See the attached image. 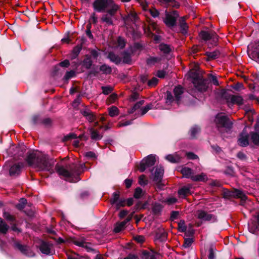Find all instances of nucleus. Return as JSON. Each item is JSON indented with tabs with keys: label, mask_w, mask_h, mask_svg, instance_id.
<instances>
[{
	"label": "nucleus",
	"mask_w": 259,
	"mask_h": 259,
	"mask_svg": "<svg viewBox=\"0 0 259 259\" xmlns=\"http://www.w3.org/2000/svg\"><path fill=\"white\" fill-rule=\"evenodd\" d=\"M93 7L94 10L98 12L106 11L107 14L102 16V21L108 25H113L111 17L114 16L119 9V5L114 0H95Z\"/></svg>",
	"instance_id": "1"
},
{
	"label": "nucleus",
	"mask_w": 259,
	"mask_h": 259,
	"mask_svg": "<svg viewBox=\"0 0 259 259\" xmlns=\"http://www.w3.org/2000/svg\"><path fill=\"white\" fill-rule=\"evenodd\" d=\"M85 168L84 163L77 165L71 163L66 166L57 163L55 165V170L61 178L70 183H74L80 180L79 176Z\"/></svg>",
	"instance_id": "2"
},
{
	"label": "nucleus",
	"mask_w": 259,
	"mask_h": 259,
	"mask_svg": "<svg viewBox=\"0 0 259 259\" xmlns=\"http://www.w3.org/2000/svg\"><path fill=\"white\" fill-rule=\"evenodd\" d=\"M26 154L25 160L29 166H33L37 168L39 171H47L51 174L54 173V162L52 160H50L47 156L32 150H29Z\"/></svg>",
	"instance_id": "3"
},
{
	"label": "nucleus",
	"mask_w": 259,
	"mask_h": 259,
	"mask_svg": "<svg viewBox=\"0 0 259 259\" xmlns=\"http://www.w3.org/2000/svg\"><path fill=\"white\" fill-rule=\"evenodd\" d=\"M214 123L217 130L222 135L230 133L234 124L228 115L222 112L215 116Z\"/></svg>",
	"instance_id": "4"
},
{
	"label": "nucleus",
	"mask_w": 259,
	"mask_h": 259,
	"mask_svg": "<svg viewBox=\"0 0 259 259\" xmlns=\"http://www.w3.org/2000/svg\"><path fill=\"white\" fill-rule=\"evenodd\" d=\"M255 132H251L249 134L246 132L245 128L239 134L238 139V144L245 147L249 145V137L252 142L255 145L259 146V125L255 126Z\"/></svg>",
	"instance_id": "5"
},
{
	"label": "nucleus",
	"mask_w": 259,
	"mask_h": 259,
	"mask_svg": "<svg viewBox=\"0 0 259 259\" xmlns=\"http://www.w3.org/2000/svg\"><path fill=\"white\" fill-rule=\"evenodd\" d=\"M188 74L189 77L192 79V82L196 90L201 93L207 91L210 83L208 79L203 78L198 72L193 70H190Z\"/></svg>",
	"instance_id": "6"
},
{
	"label": "nucleus",
	"mask_w": 259,
	"mask_h": 259,
	"mask_svg": "<svg viewBox=\"0 0 259 259\" xmlns=\"http://www.w3.org/2000/svg\"><path fill=\"white\" fill-rule=\"evenodd\" d=\"M199 36L201 41L206 42L210 40V42L208 45V48H211V46H217L218 45L219 36L215 32L212 30L205 31L201 30L199 33Z\"/></svg>",
	"instance_id": "7"
},
{
	"label": "nucleus",
	"mask_w": 259,
	"mask_h": 259,
	"mask_svg": "<svg viewBox=\"0 0 259 259\" xmlns=\"http://www.w3.org/2000/svg\"><path fill=\"white\" fill-rule=\"evenodd\" d=\"M179 17L178 12L176 10H172L170 12L165 11V18L163 21L167 27L171 28L177 25V20Z\"/></svg>",
	"instance_id": "8"
},
{
	"label": "nucleus",
	"mask_w": 259,
	"mask_h": 259,
	"mask_svg": "<svg viewBox=\"0 0 259 259\" xmlns=\"http://www.w3.org/2000/svg\"><path fill=\"white\" fill-rule=\"evenodd\" d=\"M155 156L151 154L143 158L140 163L139 169L140 172H144L146 168L153 166L155 163Z\"/></svg>",
	"instance_id": "9"
},
{
	"label": "nucleus",
	"mask_w": 259,
	"mask_h": 259,
	"mask_svg": "<svg viewBox=\"0 0 259 259\" xmlns=\"http://www.w3.org/2000/svg\"><path fill=\"white\" fill-rule=\"evenodd\" d=\"M197 217L198 219L201 220L203 222L214 223L217 221V218L215 215L208 213L204 210L200 209L197 210Z\"/></svg>",
	"instance_id": "10"
},
{
	"label": "nucleus",
	"mask_w": 259,
	"mask_h": 259,
	"mask_svg": "<svg viewBox=\"0 0 259 259\" xmlns=\"http://www.w3.org/2000/svg\"><path fill=\"white\" fill-rule=\"evenodd\" d=\"M222 97L225 99L227 102H229V100L230 99V102L233 104H237L239 105H242L243 104V99L240 96L237 95H231L227 93L226 90H224L221 92Z\"/></svg>",
	"instance_id": "11"
},
{
	"label": "nucleus",
	"mask_w": 259,
	"mask_h": 259,
	"mask_svg": "<svg viewBox=\"0 0 259 259\" xmlns=\"http://www.w3.org/2000/svg\"><path fill=\"white\" fill-rule=\"evenodd\" d=\"M163 174L164 169L162 166L156 167L153 181L156 183L157 187L159 189H162L163 187L161 183Z\"/></svg>",
	"instance_id": "12"
},
{
	"label": "nucleus",
	"mask_w": 259,
	"mask_h": 259,
	"mask_svg": "<svg viewBox=\"0 0 259 259\" xmlns=\"http://www.w3.org/2000/svg\"><path fill=\"white\" fill-rule=\"evenodd\" d=\"M249 47L251 49L247 51L249 56L259 63V41L254 42L248 46V47ZM248 48L249 49V48Z\"/></svg>",
	"instance_id": "13"
},
{
	"label": "nucleus",
	"mask_w": 259,
	"mask_h": 259,
	"mask_svg": "<svg viewBox=\"0 0 259 259\" xmlns=\"http://www.w3.org/2000/svg\"><path fill=\"white\" fill-rule=\"evenodd\" d=\"M13 246L15 248L19 250L23 254L27 256L30 257L33 255V253L28 246L23 245L19 242L15 241L13 244Z\"/></svg>",
	"instance_id": "14"
},
{
	"label": "nucleus",
	"mask_w": 259,
	"mask_h": 259,
	"mask_svg": "<svg viewBox=\"0 0 259 259\" xmlns=\"http://www.w3.org/2000/svg\"><path fill=\"white\" fill-rule=\"evenodd\" d=\"M52 247V243L44 240H41L39 246V249L42 253L50 255L53 254V250L51 249V247Z\"/></svg>",
	"instance_id": "15"
},
{
	"label": "nucleus",
	"mask_w": 259,
	"mask_h": 259,
	"mask_svg": "<svg viewBox=\"0 0 259 259\" xmlns=\"http://www.w3.org/2000/svg\"><path fill=\"white\" fill-rule=\"evenodd\" d=\"M80 113L90 122H93L97 120L96 115L87 107L80 109Z\"/></svg>",
	"instance_id": "16"
},
{
	"label": "nucleus",
	"mask_w": 259,
	"mask_h": 259,
	"mask_svg": "<svg viewBox=\"0 0 259 259\" xmlns=\"http://www.w3.org/2000/svg\"><path fill=\"white\" fill-rule=\"evenodd\" d=\"M24 167L23 162H18L12 165L9 169V174L11 177H17L21 173Z\"/></svg>",
	"instance_id": "17"
},
{
	"label": "nucleus",
	"mask_w": 259,
	"mask_h": 259,
	"mask_svg": "<svg viewBox=\"0 0 259 259\" xmlns=\"http://www.w3.org/2000/svg\"><path fill=\"white\" fill-rule=\"evenodd\" d=\"M184 92V88L181 85H178L176 86L173 90V93L175 96V102L177 104H180L182 98V95Z\"/></svg>",
	"instance_id": "18"
},
{
	"label": "nucleus",
	"mask_w": 259,
	"mask_h": 259,
	"mask_svg": "<svg viewBox=\"0 0 259 259\" xmlns=\"http://www.w3.org/2000/svg\"><path fill=\"white\" fill-rule=\"evenodd\" d=\"M87 69L91 68L93 65V61L91 59V55L87 54L84 55V59L79 63Z\"/></svg>",
	"instance_id": "19"
},
{
	"label": "nucleus",
	"mask_w": 259,
	"mask_h": 259,
	"mask_svg": "<svg viewBox=\"0 0 259 259\" xmlns=\"http://www.w3.org/2000/svg\"><path fill=\"white\" fill-rule=\"evenodd\" d=\"M204 55L207 57L206 61H209L219 58L220 57L221 52L219 50L216 49L213 52H206Z\"/></svg>",
	"instance_id": "20"
},
{
	"label": "nucleus",
	"mask_w": 259,
	"mask_h": 259,
	"mask_svg": "<svg viewBox=\"0 0 259 259\" xmlns=\"http://www.w3.org/2000/svg\"><path fill=\"white\" fill-rule=\"evenodd\" d=\"M107 58L117 65L120 64L121 62V58L112 51L108 53Z\"/></svg>",
	"instance_id": "21"
},
{
	"label": "nucleus",
	"mask_w": 259,
	"mask_h": 259,
	"mask_svg": "<svg viewBox=\"0 0 259 259\" xmlns=\"http://www.w3.org/2000/svg\"><path fill=\"white\" fill-rule=\"evenodd\" d=\"M232 198H239L243 200H246L247 197L244 193V191L240 189H234L233 191Z\"/></svg>",
	"instance_id": "22"
},
{
	"label": "nucleus",
	"mask_w": 259,
	"mask_h": 259,
	"mask_svg": "<svg viewBox=\"0 0 259 259\" xmlns=\"http://www.w3.org/2000/svg\"><path fill=\"white\" fill-rule=\"evenodd\" d=\"M161 4L170 6L173 8L179 9L180 7V3L176 0H157Z\"/></svg>",
	"instance_id": "23"
},
{
	"label": "nucleus",
	"mask_w": 259,
	"mask_h": 259,
	"mask_svg": "<svg viewBox=\"0 0 259 259\" xmlns=\"http://www.w3.org/2000/svg\"><path fill=\"white\" fill-rule=\"evenodd\" d=\"M158 49L165 55L169 54L172 51L170 45L164 43H161L158 46Z\"/></svg>",
	"instance_id": "24"
},
{
	"label": "nucleus",
	"mask_w": 259,
	"mask_h": 259,
	"mask_svg": "<svg viewBox=\"0 0 259 259\" xmlns=\"http://www.w3.org/2000/svg\"><path fill=\"white\" fill-rule=\"evenodd\" d=\"M191 179L194 182H205L207 180V177L205 174L202 172L199 175H193Z\"/></svg>",
	"instance_id": "25"
},
{
	"label": "nucleus",
	"mask_w": 259,
	"mask_h": 259,
	"mask_svg": "<svg viewBox=\"0 0 259 259\" xmlns=\"http://www.w3.org/2000/svg\"><path fill=\"white\" fill-rule=\"evenodd\" d=\"M82 49L81 45H77L75 46L72 50V53L70 55V58L71 60L75 59L79 54L80 51Z\"/></svg>",
	"instance_id": "26"
},
{
	"label": "nucleus",
	"mask_w": 259,
	"mask_h": 259,
	"mask_svg": "<svg viewBox=\"0 0 259 259\" xmlns=\"http://www.w3.org/2000/svg\"><path fill=\"white\" fill-rule=\"evenodd\" d=\"M91 135V139L93 140L98 141L102 139L103 136L99 134V132L93 127L89 129Z\"/></svg>",
	"instance_id": "27"
},
{
	"label": "nucleus",
	"mask_w": 259,
	"mask_h": 259,
	"mask_svg": "<svg viewBox=\"0 0 259 259\" xmlns=\"http://www.w3.org/2000/svg\"><path fill=\"white\" fill-rule=\"evenodd\" d=\"M17 153L15 154L16 157L20 158V157H24L25 154L26 152L27 148L24 145L16 147Z\"/></svg>",
	"instance_id": "28"
},
{
	"label": "nucleus",
	"mask_w": 259,
	"mask_h": 259,
	"mask_svg": "<svg viewBox=\"0 0 259 259\" xmlns=\"http://www.w3.org/2000/svg\"><path fill=\"white\" fill-rule=\"evenodd\" d=\"M180 27L182 34H185L187 33L189 27L184 17H182L180 19Z\"/></svg>",
	"instance_id": "29"
},
{
	"label": "nucleus",
	"mask_w": 259,
	"mask_h": 259,
	"mask_svg": "<svg viewBox=\"0 0 259 259\" xmlns=\"http://www.w3.org/2000/svg\"><path fill=\"white\" fill-rule=\"evenodd\" d=\"M181 173L183 175V176L186 178H190L193 176V170L188 167H182L181 170H180Z\"/></svg>",
	"instance_id": "30"
},
{
	"label": "nucleus",
	"mask_w": 259,
	"mask_h": 259,
	"mask_svg": "<svg viewBox=\"0 0 259 259\" xmlns=\"http://www.w3.org/2000/svg\"><path fill=\"white\" fill-rule=\"evenodd\" d=\"M10 228L9 226L0 218V234H6Z\"/></svg>",
	"instance_id": "31"
},
{
	"label": "nucleus",
	"mask_w": 259,
	"mask_h": 259,
	"mask_svg": "<svg viewBox=\"0 0 259 259\" xmlns=\"http://www.w3.org/2000/svg\"><path fill=\"white\" fill-rule=\"evenodd\" d=\"M161 58L158 57H151L147 58L146 60L147 65L149 66L154 65L156 63H159L161 61Z\"/></svg>",
	"instance_id": "32"
},
{
	"label": "nucleus",
	"mask_w": 259,
	"mask_h": 259,
	"mask_svg": "<svg viewBox=\"0 0 259 259\" xmlns=\"http://www.w3.org/2000/svg\"><path fill=\"white\" fill-rule=\"evenodd\" d=\"M99 71H101L103 74L107 75L111 74L112 69L110 66L104 64L100 66Z\"/></svg>",
	"instance_id": "33"
},
{
	"label": "nucleus",
	"mask_w": 259,
	"mask_h": 259,
	"mask_svg": "<svg viewBox=\"0 0 259 259\" xmlns=\"http://www.w3.org/2000/svg\"><path fill=\"white\" fill-rule=\"evenodd\" d=\"M191 194L190 189L189 187L184 186L180 189L178 191V194L180 196L185 198L188 195Z\"/></svg>",
	"instance_id": "34"
},
{
	"label": "nucleus",
	"mask_w": 259,
	"mask_h": 259,
	"mask_svg": "<svg viewBox=\"0 0 259 259\" xmlns=\"http://www.w3.org/2000/svg\"><path fill=\"white\" fill-rule=\"evenodd\" d=\"M162 209V206L159 203H155L152 206V211L154 215H158L160 214Z\"/></svg>",
	"instance_id": "35"
},
{
	"label": "nucleus",
	"mask_w": 259,
	"mask_h": 259,
	"mask_svg": "<svg viewBox=\"0 0 259 259\" xmlns=\"http://www.w3.org/2000/svg\"><path fill=\"white\" fill-rule=\"evenodd\" d=\"M126 223L123 221L121 222H117L115 224L113 231L115 233H118L125 228Z\"/></svg>",
	"instance_id": "36"
},
{
	"label": "nucleus",
	"mask_w": 259,
	"mask_h": 259,
	"mask_svg": "<svg viewBox=\"0 0 259 259\" xmlns=\"http://www.w3.org/2000/svg\"><path fill=\"white\" fill-rule=\"evenodd\" d=\"M148 204V201H146L144 203H142L141 201H139L137 202V203L134 206V209L135 211H137L140 209H144L146 208Z\"/></svg>",
	"instance_id": "37"
},
{
	"label": "nucleus",
	"mask_w": 259,
	"mask_h": 259,
	"mask_svg": "<svg viewBox=\"0 0 259 259\" xmlns=\"http://www.w3.org/2000/svg\"><path fill=\"white\" fill-rule=\"evenodd\" d=\"M200 131L201 129L198 125H194L192 126L189 131L191 138L196 139V135L200 132Z\"/></svg>",
	"instance_id": "38"
},
{
	"label": "nucleus",
	"mask_w": 259,
	"mask_h": 259,
	"mask_svg": "<svg viewBox=\"0 0 259 259\" xmlns=\"http://www.w3.org/2000/svg\"><path fill=\"white\" fill-rule=\"evenodd\" d=\"M42 119L39 115H34L31 118V124L33 126L40 125L42 123Z\"/></svg>",
	"instance_id": "39"
},
{
	"label": "nucleus",
	"mask_w": 259,
	"mask_h": 259,
	"mask_svg": "<svg viewBox=\"0 0 259 259\" xmlns=\"http://www.w3.org/2000/svg\"><path fill=\"white\" fill-rule=\"evenodd\" d=\"M122 62L124 64H132V58L130 53L127 51H124L123 52Z\"/></svg>",
	"instance_id": "40"
},
{
	"label": "nucleus",
	"mask_w": 259,
	"mask_h": 259,
	"mask_svg": "<svg viewBox=\"0 0 259 259\" xmlns=\"http://www.w3.org/2000/svg\"><path fill=\"white\" fill-rule=\"evenodd\" d=\"M3 216L4 219L10 223V224H12L16 221V218L14 215L11 214L9 212H7L5 210L3 212Z\"/></svg>",
	"instance_id": "41"
},
{
	"label": "nucleus",
	"mask_w": 259,
	"mask_h": 259,
	"mask_svg": "<svg viewBox=\"0 0 259 259\" xmlns=\"http://www.w3.org/2000/svg\"><path fill=\"white\" fill-rule=\"evenodd\" d=\"M120 198V192L116 191L113 193L112 197L110 199V202L111 205L116 204L117 202Z\"/></svg>",
	"instance_id": "42"
},
{
	"label": "nucleus",
	"mask_w": 259,
	"mask_h": 259,
	"mask_svg": "<svg viewBox=\"0 0 259 259\" xmlns=\"http://www.w3.org/2000/svg\"><path fill=\"white\" fill-rule=\"evenodd\" d=\"M141 257L142 259H156L155 256L147 250L142 251Z\"/></svg>",
	"instance_id": "43"
},
{
	"label": "nucleus",
	"mask_w": 259,
	"mask_h": 259,
	"mask_svg": "<svg viewBox=\"0 0 259 259\" xmlns=\"http://www.w3.org/2000/svg\"><path fill=\"white\" fill-rule=\"evenodd\" d=\"M27 203V199L24 198H21L19 202L16 205V208L19 210H22L26 206Z\"/></svg>",
	"instance_id": "44"
},
{
	"label": "nucleus",
	"mask_w": 259,
	"mask_h": 259,
	"mask_svg": "<svg viewBox=\"0 0 259 259\" xmlns=\"http://www.w3.org/2000/svg\"><path fill=\"white\" fill-rule=\"evenodd\" d=\"M67 259H90L88 256L79 255L78 254H67Z\"/></svg>",
	"instance_id": "45"
},
{
	"label": "nucleus",
	"mask_w": 259,
	"mask_h": 259,
	"mask_svg": "<svg viewBox=\"0 0 259 259\" xmlns=\"http://www.w3.org/2000/svg\"><path fill=\"white\" fill-rule=\"evenodd\" d=\"M109 115L111 117H114L119 114V109L116 106H113L108 109Z\"/></svg>",
	"instance_id": "46"
},
{
	"label": "nucleus",
	"mask_w": 259,
	"mask_h": 259,
	"mask_svg": "<svg viewBox=\"0 0 259 259\" xmlns=\"http://www.w3.org/2000/svg\"><path fill=\"white\" fill-rule=\"evenodd\" d=\"M167 234L164 231H159L156 233V237L160 241H164L166 240Z\"/></svg>",
	"instance_id": "47"
},
{
	"label": "nucleus",
	"mask_w": 259,
	"mask_h": 259,
	"mask_svg": "<svg viewBox=\"0 0 259 259\" xmlns=\"http://www.w3.org/2000/svg\"><path fill=\"white\" fill-rule=\"evenodd\" d=\"M101 89L102 93L105 95L110 94L113 91V88L110 85L102 86Z\"/></svg>",
	"instance_id": "48"
},
{
	"label": "nucleus",
	"mask_w": 259,
	"mask_h": 259,
	"mask_svg": "<svg viewBox=\"0 0 259 259\" xmlns=\"http://www.w3.org/2000/svg\"><path fill=\"white\" fill-rule=\"evenodd\" d=\"M233 191H229L227 189H223V197L225 199L232 198Z\"/></svg>",
	"instance_id": "49"
},
{
	"label": "nucleus",
	"mask_w": 259,
	"mask_h": 259,
	"mask_svg": "<svg viewBox=\"0 0 259 259\" xmlns=\"http://www.w3.org/2000/svg\"><path fill=\"white\" fill-rule=\"evenodd\" d=\"M187 226L185 225V222L182 220L178 223V231L180 232H186Z\"/></svg>",
	"instance_id": "50"
},
{
	"label": "nucleus",
	"mask_w": 259,
	"mask_h": 259,
	"mask_svg": "<svg viewBox=\"0 0 259 259\" xmlns=\"http://www.w3.org/2000/svg\"><path fill=\"white\" fill-rule=\"evenodd\" d=\"M224 174L229 176H233L235 174L234 167L232 166H227L224 171Z\"/></svg>",
	"instance_id": "51"
},
{
	"label": "nucleus",
	"mask_w": 259,
	"mask_h": 259,
	"mask_svg": "<svg viewBox=\"0 0 259 259\" xmlns=\"http://www.w3.org/2000/svg\"><path fill=\"white\" fill-rule=\"evenodd\" d=\"M166 159L168 161L173 163H177L180 161V158L179 157L176 158L174 155L171 154L167 155L166 156Z\"/></svg>",
	"instance_id": "52"
},
{
	"label": "nucleus",
	"mask_w": 259,
	"mask_h": 259,
	"mask_svg": "<svg viewBox=\"0 0 259 259\" xmlns=\"http://www.w3.org/2000/svg\"><path fill=\"white\" fill-rule=\"evenodd\" d=\"M254 113V111L251 109H248L245 112L246 116L247 117L248 120L251 123L253 122V121L254 119L252 115Z\"/></svg>",
	"instance_id": "53"
},
{
	"label": "nucleus",
	"mask_w": 259,
	"mask_h": 259,
	"mask_svg": "<svg viewBox=\"0 0 259 259\" xmlns=\"http://www.w3.org/2000/svg\"><path fill=\"white\" fill-rule=\"evenodd\" d=\"M143 190L140 187H137L134 193V197L136 199H139L142 195Z\"/></svg>",
	"instance_id": "54"
},
{
	"label": "nucleus",
	"mask_w": 259,
	"mask_h": 259,
	"mask_svg": "<svg viewBox=\"0 0 259 259\" xmlns=\"http://www.w3.org/2000/svg\"><path fill=\"white\" fill-rule=\"evenodd\" d=\"M126 205V200L124 198H119V200L115 205L116 209L118 210L121 207H124Z\"/></svg>",
	"instance_id": "55"
},
{
	"label": "nucleus",
	"mask_w": 259,
	"mask_h": 259,
	"mask_svg": "<svg viewBox=\"0 0 259 259\" xmlns=\"http://www.w3.org/2000/svg\"><path fill=\"white\" fill-rule=\"evenodd\" d=\"M166 99L167 100V103H171L175 102V96L172 95V94L171 92L167 91L166 93Z\"/></svg>",
	"instance_id": "56"
},
{
	"label": "nucleus",
	"mask_w": 259,
	"mask_h": 259,
	"mask_svg": "<svg viewBox=\"0 0 259 259\" xmlns=\"http://www.w3.org/2000/svg\"><path fill=\"white\" fill-rule=\"evenodd\" d=\"M158 79L155 77H153L151 79L149 80L147 82V85L149 87H154L157 85L158 82Z\"/></svg>",
	"instance_id": "57"
},
{
	"label": "nucleus",
	"mask_w": 259,
	"mask_h": 259,
	"mask_svg": "<svg viewBox=\"0 0 259 259\" xmlns=\"http://www.w3.org/2000/svg\"><path fill=\"white\" fill-rule=\"evenodd\" d=\"M190 94L192 95L193 97H192V99L190 100L189 102L188 103H187V104L188 106H193V105H195V104L197 102V101H198V100L196 97H194V96L193 95H192V93L195 92L194 90L190 91Z\"/></svg>",
	"instance_id": "58"
},
{
	"label": "nucleus",
	"mask_w": 259,
	"mask_h": 259,
	"mask_svg": "<svg viewBox=\"0 0 259 259\" xmlns=\"http://www.w3.org/2000/svg\"><path fill=\"white\" fill-rule=\"evenodd\" d=\"M153 107L152 103H149L145 106L144 107L141 109V116H143L149 110L151 109Z\"/></svg>",
	"instance_id": "59"
},
{
	"label": "nucleus",
	"mask_w": 259,
	"mask_h": 259,
	"mask_svg": "<svg viewBox=\"0 0 259 259\" xmlns=\"http://www.w3.org/2000/svg\"><path fill=\"white\" fill-rule=\"evenodd\" d=\"M75 75V72L73 70L67 71L63 77V80H68Z\"/></svg>",
	"instance_id": "60"
},
{
	"label": "nucleus",
	"mask_w": 259,
	"mask_h": 259,
	"mask_svg": "<svg viewBox=\"0 0 259 259\" xmlns=\"http://www.w3.org/2000/svg\"><path fill=\"white\" fill-rule=\"evenodd\" d=\"M84 156L88 159H96L97 157V155L93 151H89L86 152L84 154Z\"/></svg>",
	"instance_id": "61"
},
{
	"label": "nucleus",
	"mask_w": 259,
	"mask_h": 259,
	"mask_svg": "<svg viewBox=\"0 0 259 259\" xmlns=\"http://www.w3.org/2000/svg\"><path fill=\"white\" fill-rule=\"evenodd\" d=\"M76 138L77 136L76 134L74 133H69V134L64 137L63 140L64 142H67L71 139H75Z\"/></svg>",
	"instance_id": "62"
},
{
	"label": "nucleus",
	"mask_w": 259,
	"mask_h": 259,
	"mask_svg": "<svg viewBox=\"0 0 259 259\" xmlns=\"http://www.w3.org/2000/svg\"><path fill=\"white\" fill-rule=\"evenodd\" d=\"M194 242V240L193 238H185L184 240V243L183 245V246L185 248H188L189 247L193 242Z\"/></svg>",
	"instance_id": "63"
},
{
	"label": "nucleus",
	"mask_w": 259,
	"mask_h": 259,
	"mask_svg": "<svg viewBox=\"0 0 259 259\" xmlns=\"http://www.w3.org/2000/svg\"><path fill=\"white\" fill-rule=\"evenodd\" d=\"M192 225L190 224V228L187 230L186 229V232H184L185 235L187 237H193L195 234V230L192 229Z\"/></svg>",
	"instance_id": "64"
}]
</instances>
